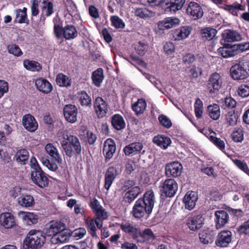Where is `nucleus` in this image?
I'll list each match as a JSON object with an SVG mask.
<instances>
[{"label":"nucleus","mask_w":249,"mask_h":249,"mask_svg":"<svg viewBox=\"0 0 249 249\" xmlns=\"http://www.w3.org/2000/svg\"><path fill=\"white\" fill-rule=\"evenodd\" d=\"M185 0H160L159 5L166 14H175L182 9Z\"/></svg>","instance_id":"7"},{"label":"nucleus","mask_w":249,"mask_h":249,"mask_svg":"<svg viewBox=\"0 0 249 249\" xmlns=\"http://www.w3.org/2000/svg\"><path fill=\"white\" fill-rule=\"evenodd\" d=\"M239 95L242 97H246L249 96V86L243 84L241 85L238 89Z\"/></svg>","instance_id":"60"},{"label":"nucleus","mask_w":249,"mask_h":249,"mask_svg":"<svg viewBox=\"0 0 249 249\" xmlns=\"http://www.w3.org/2000/svg\"><path fill=\"white\" fill-rule=\"evenodd\" d=\"M194 107L196 117L197 119L201 118L203 110V106L202 101L199 98H197L194 104Z\"/></svg>","instance_id":"47"},{"label":"nucleus","mask_w":249,"mask_h":249,"mask_svg":"<svg viewBox=\"0 0 249 249\" xmlns=\"http://www.w3.org/2000/svg\"><path fill=\"white\" fill-rule=\"evenodd\" d=\"M35 85L38 90L44 93H49L53 89L51 84L45 78L37 79L35 82Z\"/></svg>","instance_id":"24"},{"label":"nucleus","mask_w":249,"mask_h":249,"mask_svg":"<svg viewBox=\"0 0 249 249\" xmlns=\"http://www.w3.org/2000/svg\"><path fill=\"white\" fill-rule=\"evenodd\" d=\"M204 221V219L202 214L192 213L187 218L185 224L190 231H196L203 226Z\"/></svg>","instance_id":"9"},{"label":"nucleus","mask_w":249,"mask_h":249,"mask_svg":"<svg viewBox=\"0 0 249 249\" xmlns=\"http://www.w3.org/2000/svg\"><path fill=\"white\" fill-rule=\"evenodd\" d=\"M19 216L22 219L24 224L27 225H32L38 222V216L33 213L21 212Z\"/></svg>","instance_id":"34"},{"label":"nucleus","mask_w":249,"mask_h":249,"mask_svg":"<svg viewBox=\"0 0 249 249\" xmlns=\"http://www.w3.org/2000/svg\"><path fill=\"white\" fill-rule=\"evenodd\" d=\"M104 79V72L102 68H98L92 73L91 79L92 83L97 87H100Z\"/></svg>","instance_id":"37"},{"label":"nucleus","mask_w":249,"mask_h":249,"mask_svg":"<svg viewBox=\"0 0 249 249\" xmlns=\"http://www.w3.org/2000/svg\"><path fill=\"white\" fill-rule=\"evenodd\" d=\"M77 34V31L73 25H67L64 28L63 36L67 40L75 38Z\"/></svg>","instance_id":"41"},{"label":"nucleus","mask_w":249,"mask_h":249,"mask_svg":"<svg viewBox=\"0 0 249 249\" xmlns=\"http://www.w3.org/2000/svg\"><path fill=\"white\" fill-rule=\"evenodd\" d=\"M186 13L191 16H203V12L201 6L197 2L191 1L186 9Z\"/></svg>","instance_id":"36"},{"label":"nucleus","mask_w":249,"mask_h":249,"mask_svg":"<svg viewBox=\"0 0 249 249\" xmlns=\"http://www.w3.org/2000/svg\"><path fill=\"white\" fill-rule=\"evenodd\" d=\"M43 6L42 7V15L45 14V16H50L53 12V5L50 1L42 2Z\"/></svg>","instance_id":"50"},{"label":"nucleus","mask_w":249,"mask_h":249,"mask_svg":"<svg viewBox=\"0 0 249 249\" xmlns=\"http://www.w3.org/2000/svg\"><path fill=\"white\" fill-rule=\"evenodd\" d=\"M111 24L117 29L124 28L125 24L123 21L119 17H111Z\"/></svg>","instance_id":"57"},{"label":"nucleus","mask_w":249,"mask_h":249,"mask_svg":"<svg viewBox=\"0 0 249 249\" xmlns=\"http://www.w3.org/2000/svg\"><path fill=\"white\" fill-rule=\"evenodd\" d=\"M232 139L236 142H240L243 140V131L242 129L234 131L231 134Z\"/></svg>","instance_id":"58"},{"label":"nucleus","mask_w":249,"mask_h":249,"mask_svg":"<svg viewBox=\"0 0 249 249\" xmlns=\"http://www.w3.org/2000/svg\"><path fill=\"white\" fill-rule=\"evenodd\" d=\"M29 157L28 151L23 148L18 150L14 157V159L21 165H25L28 162Z\"/></svg>","instance_id":"33"},{"label":"nucleus","mask_w":249,"mask_h":249,"mask_svg":"<svg viewBox=\"0 0 249 249\" xmlns=\"http://www.w3.org/2000/svg\"><path fill=\"white\" fill-rule=\"evenodd\" d=\"M0 224L7 229L13 228L16 226L15 218L10 213H1L0 214Z\"/></svg>","instance_id":"20"},{"label":"nucleus","mask_w":249,"mask_h":249,"mask_svg":"<svg viewBox=\"0 0 249 249\" xmlns=\"http://www.w3.org/2000/svg\"><path fill=\"white\" fill-rule=\"evenodd\" d=\"M31 179L32 182L41 188L49 186V180L46 174L42 170L36 159L32 157L30 160Z\"/></svg>","instance_id":"3"},{"label":"nucleus","mask_w":249,"mask_h":249,"mask_svg":"<svg viewBox=\"0 0 249 249\" xmlns=\"http://www.w3.org/2000/svg\"><path fill=\"white\" fill-rule=\"evenodd\" d=\"M235 164L241 170L249 175V169L247 164L243 161L239 160H233Z\"/></svg>","instance_id":"63"},{"label":"nucleus","mask_w":249,"mask_h":249,"mask_svg":"<svg viewBox=\"0 0 249 249\" xmlns=\"http://www.w3.org/2000/svg\"><path fill=\"white\" fill-rule=\"evenodd\" d=\"M72 232L69 229L66 228V224L57 235V236H53L50 238V241L53 244H57L63 243L67 242L71 236Z\"/></svg>","instance_id":"15"},{"label":"nucleus","mask_w":249,"mask_h":249,"mask_svg":"<svg viewBox=\"0 0 249 249\" xmlns=\"http://www.w3.org/2000/svg\"><path fill=\"white\" fill-rule=\"evenodd\" d=\"M236 50L233 45L229 43H224V46L219 48V53L224 58L233 57L236 55Z\"/></svg>","instance_id":"30"},{"label":"nucleus","mask_w":249,"mask_h":249,"mask_svg":"<svg viewBox=\"0 0 249 249\" xmlns=\"http://www.w3.org/2000/svg\"><path fill=\"white\" fill-rule=\"evenodd\" d=\"M65 223L61 221H51L46 225L43 233L46 238H49L53 236H57L58 232L62 230Z\"/></svg>","instance_id":"10"},{"label":"nucleus","mask_w":249,"mask_h":249,"mask_svg":"<svg viewBox=\"0 0 249 249\" xmlns=\"http://www.w3.org/2000/svg\"><path fill=\"white\" fill-rule=\"evenodd\" d=\"M221 36L225 41L227 42L239 41L242 39V36L239 33L231 30H225Z\"/></svg>","instance_id":"29"},{"label":"nucleus","mask_w":249,"mask_h":249,"mask_svg":"<svg viewBox=\"0 0 249 249\" xmlns=\"http://www.w3.org/2000/svg\"><path fill=\"white\" fill-rule=\"evenodd\" d=\"M93 213L95 214V216L93 217V218H96V219L99 221H101V222H102L103 221L107 219L108 216L107 213L103 207L99 210H97V211L94 212Z\"/></svg>","instance_id":"52"},{"label":"nucleus","mask_w":249,"mask_h":249,"mask_svg":"<svg viewBox=\"0 0 249 249\" xmlns=\"http://www.w3.org/2000/svg\"><path fill=\"white\" fill-rule=\"evenodd\" d=\"M141 193V188L138 186H135L126 191L123 198L124 205L128 206L131 204Z\"/></svg>","instance_id":"16"},{"label":"nucleus","mask_w":249,"mask_h":249,"mask_svg":"<svg viewBox=\"0 0 249 249\" xmlns=\"http://www.w3.org/2000/svg\"><path fill=\"white\" fill-rule=\"evenodd\" d=\"M77 97L80 105L82 107H90L92 106V99L91 97L85 90L78 91Z\"/></svg>","instance_id":"32"},{"label":"nucleus","mask_w":249,"mask_h":249,"mask_svg":"<svg viewBox=\"0 0 249 249\" xmlns=\"http://www.w3.org/2000/svg\"><path fill=\"white\" fill-rule=\"evenodd\" d=\"M46 239V236L43 231L31 230L24 240V244L32 249H36L41 247Z\"/></svg>","instance_id":"6"},{"label":"nucleus","mask_w":249,"mask_h":249,"mask_svg":"<svg viewBox=\"0 0 249 249\" xmlns=\"http://www.w3.org/2000/svg\"><path fill=\"white\" fill-rule=\"evenodd\" d=\"M134 48L138 54L143 56L147 51L148 45L145 42L139 41L135 45Z\"/></svg>","instance_id":"48"},{"label":"nucleus","mask_w":249,"mask_h":249,"mask_svg":"<svg viewBox=\"0 0 249 249\" xmlns=\"http://www.w3.org/2000/svg\"><path fill=\"white\" fill-rule=\"evenodd\" d=\"M155 197L152 190L146 191L142 197L139 198L132 207L131 213L137 219L147 218L151 214L154 204Z\"/></svg>","instance_id":"1"},{"label":"nucleus","mask_w":249,"mask_h":249,"mask_svg":"<svg viewBox=\"0 0 249 249\" xmlns=\"http://www.w3.org/2000/svg\"><path fill=\"white\" fill-rule=\"evenodd\" d=\"M23 66L27 70L33 71H40L42 68L41 65L37 61L25 59L23 61Z\"/></svg>","instance_id":"39"},{"label":"nucleus","mask_w":249,"mask_h":249,"mask_svg":"<svg viewBox=\"0 0 249 249\" xmlns=\"http://www.w3.org/2000/svg\"><path fill=\"white\" fill-rule=\"evenodd\" d=\"M6 48L8 53L13 55L15 57H20L23 53L19 47L15 43L7 45Z\"/></svg>","instance_id":"45"},{"label":"nucleus","mask_w":249,"mask_h":249,"mask_svg":"<svg viewBox=\"0 0 249 249\" xmlns=\"http://www.w3.org/2000/svg\"><path fill=\"white\" fill-rule=\"evenodd\" d=\"M56 82L60 87H69L71 85V79L63 73H60L57 74Z\"/></svg>","instance_id":"44"},{"label":"nucleus","mask_w":249,"mask_h":249,"mask_svg":"<svg viewBox=\"0 0 249 249\" xmlns=\"http://www.w3.org/2000/svg\"><path fill=\"white\" fill-rule=\"evenodd\" d=\"M230 74L234 80H244L249 77V60H242L232 65Z\"/></svg>","instance_id":"5"},{"label":"nucleus","mask_w":249,"mask_h":249,"mask_svg":"<svg viewBox=\"0 0 249 249\" xmlns=\"http://www.w3.org/2000/svg\"><path fill=\"white\" fill-rule=\"evenodd\" d=\"M231 232L228 230L221 231L219 233V246L225 247L231 241Z\"/></svg>","instance_id":"38"},{"label":"nucleus","mask_w":249,"mask_h":249,"mask_svg":"<svg viewBox=\"0 0 249 249\" xmlns=\"http://www.w3.org/2000/svg\"><path fill=\"white\" fill-rule=\"evenodd\" d=\"M182 169V166L179 162L173 161L166 165L165 175L168 177H178L181 175Z\"/></svg>","instance_id":"12"},{"label":"nucleus","mask_w":249,"mask_h":249,"mask_svg":"<svg viewBox=\"0 0 249 249\" xmlns=\"http://www.w3.org/2000/svg\"><path fill=\"white\" fill-rule=\"evenodd\" d=\"M119 174L118 170L114 166H109L105 174L104 187L108 190L114 181L115 179Z\"/></svg>","instance_id":"18"},{"label":"nucleus","mask_w":249,"mask_h":249,"mask_svg":"<svg viewBox=\"0 0 249 249\" xmlns=\"http://www.w3.org/2000/svg\"><path fill=\"white\" fill-rule=\"evenodd\" d=\"M155 237V235L151 229L146 228L141 231L140 228L135 241L137 243H142L146 241L147 238L154 239Z\"/></svg>","instance_id":"26"},{"label":"nucleus","mask_w":249,"mask_h":249,"mask_svg":"<svg viewBox=\"0 0 249 249\" xmlns=\"http://www.w3.org/2000/svg\"><path fill=\"white\" fill-rule=\"evenodd\" d=\"M18 203L22 207H31L35 204L34 198L31 195H22L18 197Z\"/></svg>","instance_id":"43"},{"label":"nucleus","mask_w":249,"mask_h":249,"mask_svg":"<svg viewBox=\"0 0 249 249\" xmlns=\"http://www.w3.org/2000/svg\"><path fill=\"white\" fill-rule=\"evenodd\" d=\"M143 144L142 143L140 142H132L128 145L125 146L123 151L126 156H130L134 155L141 154H143L144 152L143 150L142 152H141L143 148Z\"/></svg>","instance_id":"22"},{"label":"nucleus","mask_w":249,"mask_h":249,"mask_svg":"<svg viewBox=\"0 0 249 249\" xmlns=\"http://www.w3.org/2000/svg\"><path fill=\"white\" fill-rule=\"evenodd\" d=\"M146 107V103L143 98L139 99L132 105V109L137 115L142 114L145 110Z\"/></svg>","instance_id":"40"},{"label":"nucleus","mask_w":249,"mask_h":249,"mask_svg":"<svg viewBox=\"0 0 249 249\" xmlns=\"http://www.w3.org/2000/svg\"><path fill=\"white\" fill-rule=\"evenodd\" d=\"M61 144L67 157L77 158L81 155L82 146L77 136L68 134L64 135L63 140L61 142Z\"/></svg>","instance_id":"2"},{"label":"nucleus","mask_w":249,"mask_h":249,"mask_svg":"<svg viewBox=\"0 0 249 249\" xmlns=\"http://www.w3.org/2000/svg\"><path fill=\"white\" fill-rule=\"evenodd\" d=\"M241 5H226L225 6V7H221V8L224 9L226 10H228L230 11L231 13V14L233 15V16H236L237 15V12L239 11V10L241 9Z\"/></svg>","instance_id":"62"},{"label":"nucleus","mask_w":249,"mask_h":249,"mask_svg":"<svg viewBox=\"0 0 249 249\" xmlns=\"http://www.w3.org/2000/svg\"><path fill=\"white\" fill-rule=\"evenodd\" d=\"M201 33L203 38L206 40H211L215 36L217 30L213 28L207 27L202 29Z\"/></svg>","instance_id":"46"},{"label":"nucleus","mask_w":249,"mask_h":249,"mask_svg":"<svg viewBox=\"0 0 249 249\" xmlns=\"http://www.w3.org/2000/svg\"><path fill=\"white\" fill-rule=\"evenodd\" d=\"M192 28L189 26H183L176 29L173 34V37L176 40L183 39L190 35Z\"/></svg>","instance_id":"35"},{"label":"nucleus","mask_w":249,"mask_h":249,"mask_svg":"<svg viewBox=\"0 0 249 249\" xmlns=\"http://www.w3.org/2000/svg\"><path fill=\"white\" fill-rule=\"evenodd\" d=\"M210 202L214 207H216L218 200V191L217 189H213L210 193Z\"/></svg>","instance_id":"61"},{"label":"nucleus","mask_w":249,"mask_h":249,"mask_svg":"<svg viewBox=\"0 0 249 249\" xmlns=\"http://www.w3.org/2000/svg\"><path fill=\"white\" fill-rule=\"evenodd\" d=\"M59 17H56L53 19L54 22V33L56 37L58 38H60L63 35L64 28L62 27V24H56L57 20H59Z\"/></svg>","instance_id":"49"},{"label":"nucleus","mask_w":249,"mask_h":249,"mask_svg":"<svg viewBox=\"0 0 249 249\" xmlns=\"http://www.w3.org/2000/svg\"><path fill=\"white\" fill-rule=\"evenodd\" d=\"M229 221V214L224 210L219 211V228L224 226Z\"/></svg>","instance_id":"51"},{"label":"nucleus","mask_w":249,"mask_h":249,"mask_svg":"<svg viewBox=\"0 0 249 249\" xmlns=\"http://www.w3.org/2000/svg\"><path fill=\"white\" fill-rule=\"evenodd\" d=\"M116 149V143L113 140L109 138L106 140L103 149L105 161L107 162L112 158Z\"/></svg>","instance_id":"13"},{"label":"nucleus","mask_w":249,"mask_h":249,"mask_svg":"<svg viewBox=\"0 0 249 249\" xmlns=\"http://www.w3.org/2000/svg\"><path fill=\"white\" fill-rule=\"evenodd\" d=\"M45 149L47 154L49 155L50 159L43 158L42 159V164L50 170L56 171L58 168L57 163L60 164L62 162L61 156L57 148L52 143H49L47 144Z\"/></svg>","instance_id":"4"},{"label":"nucleus","mask_w":249,"mask_h":249,"mask_svg":"<svg viewBox=\"0 0 249 249\" xmlns=\"http://www.w3.org/2000/svg\"><path fill=\"white\" fill-rule=\"evenodd\" d=\"M85 224L89 233L92 237L97 238L98 236L96 233L97 230L95 225L98 229H101L103 227V222H100L96 218H91L89 216L85 220Z\"/></svg>","instance_id":"14"},{"label":"nucleus","mask_w":249,"mask_h":249,"mask_svg":"<svg viewBox=\"0 0 249 249\" xmlns=\"http://www.w3.org/2000/svg\"><path fill=\"white\" fill-rule=\"evenodd\" d=\"M160 124L164 127L169 128L172 126V122L171 120L165 115H160L158 117Z\"/></svg>","instance_id":"56"},{"label":"nucleus","mask_w":249,"mask_h":249,"mask_svg":"<svg viewBox=\"0 0 249 249\" xmlns=\"http://www.w3.org/2000/svg\"><path fill=\"white\" fill-rule=\"evenodd\" d=\"M93 108L98 118H102L107 114L108 105L101 97H97L93 101Z\"/></svg>","instance_id":"11"},{"label":"nucleus","mask_w":249,"mask_h":249,"mask_svg":"<svg viewBox=\"0 0 249 249\" xmlns=\"http://www.w3.org/2000/svg\"><path fill=\"white\" fill-rule=\"evenodd\" d=\"M22 124L25 129L31 132H35L38 126L35 118L30 114L23 116Z\"/></svg>","instance_id":"19"},{"label":"nucleus","mask_w":249,"mask_h":249,"mask_svg":"<svg viewBox=\"0 0 249 249\" xmlns=\"http://www.w3.org/2000/svg\"><path fill=\"white\" fill-rule=\"evenodd\" d=\"M153 142L163 149H166L172 143L171 139L164 135H158L153 139Z\"/></svg>","instance_id":"27"},{"label":"nucleus","mask_w":249,"mask_h":249,"mask_svg":"<svg viewBox=\"0 0 249 249\" xmlns=\"http://www.w3.org/2000/svg\"><path fill=\"white\" fill-rule=\"evenodd\" d=\"M234 47H235V52L237 55L249 49V42L235 44Z\"/></svg>","instance_id":"59"},{"label":"nucleus","mask_w":249,"mask_h":249,"mask_svg":"<svg viewBox=\"0 0 249 249\" xmlns=\"http://www.w3.org/2000/svg\"><path fill=\"white\" fill-rule=\"evenodd\" d=\"M180 20L176 17H169L164 19L163 21L158 23V28L160 30H164L173 28L179 24Z\"/></svg>","instance_id":"23"},{"label":"nucleus","mask_w":249,"mask_h":249,"mask_svg":"<svg viewBox=\"0 0 249 249\" xmlns=\"http://www.w3.org/2000/svg\"><path fill=\"white\" fill-rule=\"evenodd\" d=\"M238 115L234 111H230L226 115V118L230 125H235L237 124Z\"/></svg>","instance_id":"53"},{"label":"nucleus","mask_w":249,"mask_h":249,"mask_svg":"<svg viewBox=\"0 0 249 249\" xmlns=\"http://www.w3.org/2000/svg\"><path fill=\"white\" fill-rule=\"evenodd\" d=\"M160 189V192L166 197H172L176 194L178 189V185L174 179L168 178L161 184Z\"/></svg>","instance_id":"8"},{"label":"nucleus","mask_w":249,"mask_h":249,"mask_svg":"<svg viewBox=\"0 0 249 249\" xmlns=\"http://www.w3.org/2000/svg\"><path fill=\"white\" fill-rule=\"evenodd\" d=\"M139 228L140 227L137 225H134L128 222L122 223L120 225L121 230L126 234L129 235L134 241L137 238Z\"/></svg>","instance_id":"21"},{"label":"nucleus","mask_w":249,"mask_h":249,"mask_svg":"<svg viewBox=\"0 0 249 249\" xmlns=\"http://www.w3.org/2000/svg\"><path fill=\"white\" fill-rule=\"evenodd\" d=\"M63 113L66 120L70 123H74L77 121L78 109L73 105L68 104L64 106Z\"/></svg>","instance_id":"17"},{"label":"nucleus","mask_w":249,"mask_h":249,"mask_svg":"<svg viewBox=\"0 0 249 249\" xmlns=\"http://www.w3.org/2000/svg\"><path fill=\"white\" fill-rule=\"evenodd\" d=\"M237 232L240 234H249V219L236 229Z\"/></svg>","instance_id":"55"},{"label":"nucleus","mask_w":249,"mask_h":249,"mask_svg":"<svg viewBox=\"0 0 249 249\" xmlns=\"http://www.w3.org/2000/svg\"><path fill=\"white\" fill-rule=\"evenodd\" d=\"M112 127L116 130H121L125 127V123L123 116L119 114L113 115L111 118Z\"/></svg>","instance_id":"31"},{"label":"nucleus","mask_w":249,"mask_h":249,"mask_svg":"<svg viewBox=\"0 0 249 249\" xmlns=\"http://www.w3.org/2000/svg\"><path fill=\"white\" fill-rule=\"evenodd\" d=\"M208 111L209 116L213 120L218 119V105L213 104V105H209L208 107Z\"/></svg>","instance_id":"54"},{"label":"nucleus","mask_w":249,"mask_h":249,"mask_svg":"<svg viewBox=\"0 0 249 249\" xmlns=\"http://www.w3.org/2000/svg\"><path fill=\"white\" fill-rule=\"evenodd\" d=\"M215 233L209 229L201 231L199 233L200 241L204 244L212 243L214 239Z\"/></svg>","instance_id":"28"},{"label":"nucleus","mask_w":249,"mask_h":249,"mask_svg":"<svg viewBox=\"0 0 249 249\" xmlns=\"http://www.w3.org/2000/svg\"><path fill=\"white\" fill-rule=\"evenodd\" d=\"M197 199V195L195 192H187L183 198L185 208L189 210H192L195 207Z\"/></svg>","instance_id":"25"},{"label":"nucleus","mask_w":249,"mask_h":249,"mask_svg":"<svg viewBox=\"0 0 249 249\" xmlns=\"http://www.w3.org/2000/svg\"><path fill=\"white\" fill-rule=\"evenodd\" d=\"M208 89L210 93H212L214 90H218V73H213L209 78L207 85Z\"/></svg>","instance_id":"42"},{"label":"nucleus","mask_w":249,"mask_h":249,"mask_svg":"<svg viewBox=\"0 0 249 249\" xmlns=\"http://www.w3.org/2000/svg\"><path fill=\"white\" fill-rule=\"evenodd\" d=\"M89 206L92 210L93 213L102 208L103 207L100 205L99 201L96 198H93L89 202Z\"/></svg>","instance_id":"64"}]
</instances>
